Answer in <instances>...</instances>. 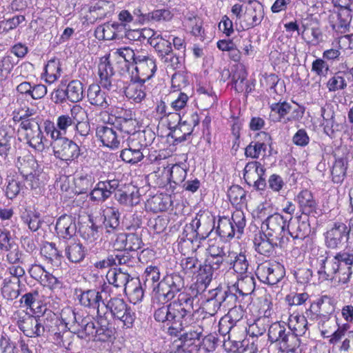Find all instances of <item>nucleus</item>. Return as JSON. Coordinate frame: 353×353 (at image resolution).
I'll return each mask as SVG.
<instances>
[{
	"label": "nucleus",
	"mask_w": 353,
	"mask_h": 353,
	"mask_svg": "<svg viewBox=\"0 0 353 353\" xmlns=\"http://www.w3.org/2000/svg\"><path fill=\"white\" fill-rule=\"evenodd\" d=\"M181 287L179 276H167L154 288L152 302L155 309L154 319L163 323L170 335L177 336L193 322L192 297L180 294L177 301L165 305L174 297Z\"/></svg>",
	"instance_id": "nucleus-1"
},
{
	"label": "nucleus",
	"mask_w": 353,
	"mask_h": 353,
	"mask_svg": "<svg viewBox=\"0 0 353 353\" xmlns=\"http://www.w3.org/2000/svg\"><path fill=\"white\" fill-rule=\"evenodd\" d=\"M352 265L353 254L342 251L332 256L322 257L318 274L322 280L345 284L352 274Z\"/></svg>",
	"instance_id": "nucleus-2"
},
{
	"label": "nucleus",
	"mask_w": 353,
	"mask_h": 353,
	"mask_svg": "<svg viewBox=\"0 0 353 353\" xmlns=\"http://www.w3.org/2000/svg\"><path fill=\"white\" fill-rule=\"evenodd\" d=\"M19 139L26 141L31 148L38 152L46 150V142L40 126L37 123L30 120H23L21 122L17 130Z\"/></svg>",
	"instance_id": "nucleus-3"
},
{
	"label": "nucleus",
	"mask_w": 353,
	"mask_h": 353,
	"mask_svg": "<svg viewBox=\"0 0 353 353\" xmlns=\"http://www.w3.org/2000/svg\"><path fill=\"white\" fill-rule=\"evenodd\" d=\"M288 220L282 214L275 212L269 215L261 223V232L272 239L279 240V243L283 241L286 228H288Z\"/></svg>",
	"instance_id": "nucleus-4"
},
{
	"label": "nucleus",
	"mask_w": 353,
	"mask_h": 353,
	"mask_svg": "<svg viewBox=\"0 0 353 353\" xmlns=\"http://www.w3.org/2000/svg\"><path fill=\"white\" fill-rule=\"evenodd\" d=\"M107 312L109 311L111 316L120 321L126 327H131L136 319L135 312L122 299L112 298L105 303Z\"/></svg>",
	"instance_id": "nucleus-5"
},
{
	"label": "nucleus",
	"mask_w": 353,
	"mask_h": 353,
	"mask_svg": "<svg viewBox=\"0 0 353 353\" xmlns=\"http://www.w3.org/2000/svg\"><path fill=\"white\" fill-rule=\"evenodd\" d=\"M100 115L104 123L113 125L114 128L130 137L137 132L138 122L135 119L134 113L131 110H125L123 115L115 117L114 120L106 112H101Z\"/></svg>",
	"instance_id": "nucleus-6"
},
{
	"label": "nucleus",
	"mask_w": 353,
	"mask_h": 353,
	"mask_svg": "<svg viewBox=\"0 0 353 353\" xmlns=\"http://www.w3.org/2000/svg\"><path fill=\"white\" fill-rule=\"evenodd\" d=\"M77 299L81 305L96 311L98 319H107V308L101 292L96 290H79Z\"/></svg>",
	"instance_id": "nucleus-7"
},
{
	"label": "nucleus",
	"mask_w": 353,
	"mask_h": 353,
	"mask_svg": "<svg viewBox=\"0 0 353 353\" xmlns=\"http://www.w3.org/2000/svg\"><path fill=\"white\" fill-rule=\"evenodd\" d=\"M132 67L136 73L134 74L132 72V77H134V79L144 81L150 79L157 70L156 59L154 57L139 52Z\"/></svg>",
	"instance_id": "nucleus-8"
},
{
	"label": "nucleus",
	"mask_w": 353,
	"mask_h": 353,
	"mask_svg": "<svg viewBox=\"0 0 353 353\" xmlns=\"http://www.w3.org/2000/svg\"><path fill=\"white\" fill-rule=\"evenodd\" d=\"M284 267L279 263L264 262L259 264L256 274L259 281L268 285H275L285 276Z\"/></svg>",
	"instance_id": "nucleus-9"
},
{
	"label": "nucleus",
	"mask_w": 353,
	"mask_h": 353,
	"mask_svg": "<svg viewBox=\"0 0 353 353\" xmlns=\"http://www.w3.org/2000/svg\"><path fill=\"white\" fill-rule=\"evenodd\" d=\"M54 156L62 161H73L80 154L79 145L65 137L51 139Z\"/></svg>",
	"instance_id": "nucleus-10"
},
{
	"label": "nucleus",
	"mask_w": 353,
	"mask_h": 353,
	"mask_svg": "<svg viewBox=\"0 0 353 353\" xmlns=\"http://www.w3.org/2000/svg\"><path fill=\"white\" fill-rule=\"evenodd\" d=\"M74 121L68 114H61L57 117L56 123L50 120H45L43 127L46 134L51 139L64 137L70 128H73Z\"/></svg>",
	"instance_id": "nucleus-11"
},
{
	"label": "nucleus",
	"mask_w": 353,
	"mask_h": 353,
	"mask_svg": "<svg viewBox=\"0 0 353 353\" xmlns=\"http://www.w3.org/2000/svg\"><path fill=\"white\" fill-rule=\"evenodd\" d=\"M348 228L345 223H334L325 233V243L331 249L341 248L349 240Z\"/></svg>",
	"instance_id": "nucleus-12"
},
{
	"label": "nucleus",
	"mask_w": 353,
	"mask_h": 353,
	"mask_svg": "<svg viewBox=\"0 0 353 353\" xmlns=\"http://www.w3.org/2000/svg\"><path fill=\"white\" fill-rule=\"evenodd\" d=\"M17 326L28 337H38L43 335L45 332L41 319L28 315L24 312L19 314Z\"/></svg>",
	"instance_id": "nucleus-13"
},
{
	"label": "nucleus",
	"mask_w": 353,
	"mask_h": 353,
	"mask_svg": "<svg viewBox=\"0 0 353 353\" xmlns=\"http://www.w3.org/2000/svg\"><path fill=\"white\" fill-rule=\"evenodd\" d=\"M268 339L272 343H278L280 350H285L290 347V342L297 341L298 339L286 332L284 323H274L270 325L268 330Z\"/></svg>",
	"instance_id": "nucleus-14"
},
{
	"label": "nucleus",
	"mask_w": 353,
	"mask_h": 353,
	"mask_svg": "<svg viewBox=\"0 0 353 353\" xmlns=\"http://www.w3.org/2000/svg\"><path fill=\"white\" fill-rule=\"evenodd\" d=\"M171 38L170 35L167 34H159L157 36L155 40L151 42L152 46L157 52L159 57H161L164 61H170L172 66L179 63V58L173 55L172 43L170 42Z\"/></svg>",
	"instance_id": "nucleus-15"
},
{
	"label": "nucleus",
	"mask_w": 353,
	"mask_h": 353,
	"mask_svg": "<svg viewBox=\"0 0 353 353\" xmlns=\"http://www.w3.org/2000/svg\"><path fill=\"white\" fill-rule=\"evenodd\" d=\"M113 125L99 124L96 128V136L103 146L112 150L118 149L121 144V137L114 129Z\"/></svg>",
	"instance_id": "nucleus-16"
},
{
	"label": "nucleus",
	"mask_w": 353,
	"mask_h": 353,
	"mask_svg": "<svg viewBox=\"0 0 353 353\" xmlns=\"http://www.w3.org/2000/svg\"><path fill=\"white\" fill-rule=\"evenodd\" d=\"M271 145V137L265 132H259L255 140L245 148V154L252 159H259L260 156H265L268 146Z\"/></svg>",
	"instance_id": "nucleus-17"
},
{
	"label": "nucleus",
	"mask_w": 353,
	"mask_h": 353,
	"mask_svg": "<svg viewBox=\"0 0 353 353\" xmlns=\"http://www.w3.org/2000/svg\"><path fill=\"white\" fill-rule=\"evenodd\" d=\"M134 79V77H131V81L125 87L124 92L128 99L139 103L146 97L148 89L145 85V81Z\"/></svg>",
	"instance_id": "nucleus-18"
},
{
	"label": "nucleus",
	"mask_w": 353,
	"mask_h": 353,
	"mask_svg": "<svg viewBox=\"0 0 353 353\" xmlns=\"http://www.w3.org/2000/svg\"><path fill=\"white\" fill-rule=\"evenodd\" d=\"M110 54H105L99 59L98 64V76L100 85L107 89L110 90L113 85L114 70L110 61Z\"/></svg>",
	"instance_id": "nucleus-19"
},
{
	"label": "nucleus",
	"mask_w": 353,
	"mask_h": 353,
	"mask_svg": "<svg viewBox=\"0 0 353 353\" xmlns=\"http://www.w3.org/2000/svg\"><path fill=\"white\" fill-rule=\"evenodd\" d=\"M351 21V14L347 10H339L329 17V23L332 28L338 33H345L348 30Z\"/></svg>",
	"instance_id": "nucleus-20"
},
{
	"label": "nucleus",
	"mask_w": 353,
	"mask_h": 353,
	"mask_svg": "<svg viewBox=\"0 0 353 353\" xmlns=\"http://www.w3.org/2000/svg\"><path fill=\"white\" fill-rule=\"evenodd\" d=\"M253 242L255 250L265 256H269L273 252L274 245L279 243V240L272 239L261 231L255 234Z\"/></svg>",
	"instance_id": "nucleus-21"
},
{
	"label": "nucleus",
	"mask_w": 353,
	"mask_h": 353,
	"mask_svg": "<svg viewBox=\"0 0 353 353\" xmlns=\"http://www.w3.org/2000/svg\"><path fill=\"white\" fill-rule=\"evenodd\" d=\"M55 229L58 236L65 239H70L77 231L75 221L69 215L61 216L57 221Z\"/></svg>",
	"instance_id": "nucleus-22"
},
{
	"label": "nucleus",
	"mask_w": 353,
	"mask_h": 353,
	"mask_svg": "<svg viewBox=\"0 0 353 353\" xmlns=\"http://www.w3.org/2000/svg\"><path fill=\"white\" fill-rule=\"evenodd\" d=\"M127 145L128 148L121 152L120 157L122 160L131 164L141 161L143 158V154L141 151L142 145L139 143L137 145L130 137L127 139Z\"/></svg>",
	"instance_id": "nucleus-23"
},
{
	"label": "nucleus",
	"mask_w": 353,
	"mask_h": 353,
	"mask_svg": "<svg viewBox=\"0 0 353 353\" xmlns=\"http://www.w3.org/2000/svg\"><path fill=\"white\" fill-rule=\"evenodd\" d=\"M295 201L298 203L299 208L302 214L310 215L315 212L316 202L310 191L307 190L301 191L296 196Z\"/></svg>",
	"instance_id": "nucleus-24"
},
{
	"label": "nucleus",
	"mask_w": 353,
	"mask_h": 353,
	"mask_svg": "<svg viewBox=\"0 0 353 353\" xmlns=\"http://www.w3.org/2000/svg\"><path fill=\"white\" fill-rule=\"evenodd\" d=\"M88 101L93 105L100 106L106 108L110 104V99L106 92L101 89V87L97 84H92L88 90Z\"/></svg>",
	"instance_id": "nucleus-25"
},
{
	"label": "nucleus",
	"mask_w": 353,
	"mask_h": 353,
	"mask_svg": "<svg viewBox=\"0 0 353 353\" xmlns=\"http://www.w3.org/2000/svg\"><path fill=\"white\" fill-rule=\"evenodd\" d=\"M131 279L133 278L123 268L110 269L106 274V279L110 285L117 288H123V290L130 283Z\"/></svg>",
	"instance_id": "nucleus-26"
},
{
	"label": "nucleus",
	"mask_w": 353,
	"mask_h": 353,
	"mask_svg": "<svg viewBox=\"0 0 353 353\" xmlns=\"http://www.w3.org/2000/svg\"><path fill=\"white\" fill-rule=\"evenodd\" d=\"M225 263L232 265L234 271L240 275L246 274L249 267L245 255L234 251L228 252Z\"/></svg>",
	"instance_id": "nucleus-27"
},
{
	"label": "nucleus",
	"mask_w": 353,
	"mask_h": 353,
	"mask_svg": "<svg viewBox=\"0 0 353 353\" xmlns=\"http://www.w3.org/2000/svg\"><path fill=\"white\" fill-rule=\"evenodd\" d=\"M301 34L305 42L312 46L323 41V33L317 24L303 23Z\"/></svg>",
	"instance_id": "nucleus-28"
},
{
	"label": "nucleus",
	"mask_w": 353,
	"mask_h": 353,
	"mask_svg": "<svg viewBox=\"0 0 353 353\" xmlns=\"http://www.w3.org/2000/svg\"><path fill=\"white\" fill-rule=\"evenodd\" d=\"M288 324L295 338L304 335L307 330L306 318L298 312H294L289 316Z\"/></svg>",
	"instance_id": "nucleus-29"
},
{
	"label": "nucleus",
	"mask_w": 353,
	"mask_h": 353,
	"mask_svg": "<svg viewBox=\"0 0 353 353\" xmlns=\"http://www.w3.org/2000/svg\"><path fill=\"white\" fill-rule=\"evenodd\" d=\"M170 198L168 195L155 194L147 200L145 208L148 211L157 213L167 210L170 205Z\"/></svg>",
	"instance_id": "nucleus-30"
},
{
	"label": "nucleus",
	"mask_w": 353,
	"mask_h": 353,
	"mask_svg": "<svg viewBox=\"0 0 353 353\" xmlns=\"http://www.w3.org/2000/svg\"><path fill=\"white\" fill-rule=\"evenodd\" d=\"M255 288V279L251 274H241L240 278L232 286V290L241 296H248L253 292Z\"/></svg>",
	"instance_id": "nucleus-31"
},
{
	"label": "nucleus",
	"mask_w": 353,
	"mask_h": 353,
	"mask_svg": "<svg viewBox=\"0 0 353 353\" xmlns=\"http://www.w3.org/2000/svg\"><path fill=\"white\" fill-rule=\"evenodd\" d=\"M86 254V250L83 245L77 241H71L65 248V255L72 263H79L83 261Z\"/></svg>",
	"instance_id": "nucleus-32"
},
{
	"label": "nucleus",
	"mask_w": 353,
	"mask_h": 353,
	"mask_svg": "<svg viewBox=\"0 0 353 353\" xmlns=\"http://www.w3.org/2000/svg\"><path fill=\"white\" fill-rule=\"evenodd\" d=\"M104 5H105V3L103 1H99L94 5L84 6L81 12L82 14H85L84 17L86 21L94 23L98 19L103 18L105 16V12L103 9Z\"/></svg>",
	"instance_id": "nucleus-33"
},
{
	"label": "nucleus",
	"mask_w": 353,
	"mask_h": 353,
	"mask_svg": "<svg viewBox=\"0 0 353 353\" xmlns=\"http://www.w3.org/2000/svg\"><path fill=\"white\" fill-rule=\"evenodd\" d=\"M122 30V26L117 23H105L99 26L95 30L96 37L99 39L112 40Z\"/></svg>",
	"instance_id": "nucleus-34"
},
{
	"label": "nucleus",
	"mask_w": 353,
	"mask_h": 353,
	"mask_svg": "<svg viewBox=\"0 0 353 353\" xmlns=\"http://www.w3.org/2000/svg\"><path fill=\"white\" fill-rule=\"evenodd\" d=\"M270 119L274 121H283L287 123V115L291 110V105L285 101L274 103L270 105Z\"/></svg>",
	"instance_id": "nucleus-35"
},
{
	"label": "nucleus",
	"mask_w": 353,
	"mask_h": 353,
	"mask_svg": "<svg viewBox=\"0 0 353 353\" xmlns=\"http://www.w3.org/2000/svg\"><path fill=\"white\" fill-rule=\"evenodd\" d=\"M247 22V28H252L259 24L263 18V10L262 6L256 2L254 6L249 8L244 15Z\"/></svg>",
	"instance_id": "nucleus-36"
},
{
	"label": "nucleus",
	"mask_w": 353,
	"mask_h": 353,
	"mask_svg": "<svg viewBox=\"0 0 353 353\" xmlns=\"http://www.w3.org/2000/svg\"><path fill=\"white\" fill-rule=\"evenodd\" d=\"M103 224L108 232L115 230L119 225V210L114 207H105L103 210Z\"/></svg>",
	"instance_id": "nucleus-37"
},
{
	"label": "nucleus",
	"mask_w": 353,
	"mask_h": 353,
	"mask_svg": "<svg viewBox=\"0 0 353 353\" xmlns=\"http://www.w3.org/2000/svg\"><path fill=\"white\" fill-rule=\"evenodd\" d=\"M200 226L201 220L196 215L190 223L185 225L182 234L179 236L180 241H185L188 240L192 243L196 240L199 234L197 230Z\"/></svg>",
	"instance_id": "nucleus-38"
},
{
	"label": "nucleus",
	"mask_w": 353,
	"mask_h": 353,
	"mask_svg": "<svg viewBox=\"0 0 353 353\" xmlns=\"http://www.w3.org/2000/svg\"><path fill=\"white\" fill-rule=\"evenodd\" d=\"M41 254L54 266H59L63 257L53 243H46L41 250Z\"/></svg>",
	"instance_id": "nucleus-39"
},
{
	"label": "nucleus",
	"mask_w": 353,
	"mask_h": 353,
	"mask_svg": "<svg viewBox=\"0 0 353 353\" xmlns=\"http://www.w3.org/2000/svg\"><path fill=\"white\" fill-rule=\"evenodd\" d=\"M124 292L128 296L130 302L134 304L141 301L144 294L141 283L137 279H131L130 283L125 286Z\"/></svg>",
	"instance_id": "nucleus-40"
},
{
	"label": "nucleus",
	"mask_w": 353,
	"mask_h": 353,
	"mask_svg": "<svg viewBox=\"0 0 353 353\" xmlns=\"http://www.w3.org/2000/svg\"><path fill=\"white\" fill-rule=\"evenodd\" d=\"M61 68L58 59L50 60L45 67V81L51 84L61 77Z\"/></svg>",
	"instance_id": "nucleus-41"
},
{
	"label": "nucleus",
	"mask_w": 353,
	"mask_h": 353,
	"mask_svg": "<svg viewBox=\"0 0 353 353\" xmlns=\"http://www.w3.org/2000/svg\"><path fill=\"white\" fill-rule=\"evenodd\" d=\"M115 197L120 204L125 206H134L140 202L139 190L134 188L130 193L119 190Z\"/></svg>",
	"instance_id": "nucleus-42"
},
{
	"label": "nucleus",
	"mask_w": 353,
	"mask_h": 353,
	"mask_svg": "<svg viewBox=\"0 0 353 353\" xmlns=\"http://www.w3.org/2000/svg\"><path fill=\"white\" fill-rule=\"evenodd\" d=\"M67 99L72 103H77L83 98V88L82 83L79 80L70 81L65 89Z\"/></svg>",
	"instance_id": "nucleus-43"
},
{
	"label": "nucleus",
	"mask_w": 353,
	"mask_h": 353,
	"mask_svg": "<svg viewBox=\"0 0 353 353\" xmlns=\"http://www.w3.org/2000/svg\"><path fill=\"white\" fill-rule=\"evenodd\" d=\"M216 231L223 239H231L236 234V230L231 220L227 217L219 218Z\"/></svg>",
	"instance_id": "nucleus-44"
},
{
	"label": "nucleus",
	"mask_w": 353,
	"mask_h": 353,
	"mask_svg": "<svg viewBox=\"0 0 353 353\" xmlns=\"http://www.w3.org/2000/svg\"><path fill=\"white\" fill-rule=\"evenodd\" d=\"M20 281L17 279H5L3 285L1 288V292L4 297L8 299H14L18 297L19 285Z\"/></svg>",
	"instance_id": "nucleus-45"
},
{
	"label": "nucleus",
	"mask_w": 353,
	"mask_h": 353,
	"mask_svg": "<svg viewBox=\"0 0 353 353\" xmlns=\"http://www.w3.org/2000/svg\"><path fill=\"white\" fill-rule=\"evenodd\" d=\"M25 185L22 184L20 176L9 177L8 179V185L6 189V195L10 199L15 198L23 190Z\"/></svg>",
	"instance_id": "nucleus-46"
},
{
	"label": "nucleus",
	"mask_w": 353,
	"mask_h": 353,
	"mask_svg": "<svg viewBox=\"0 0 353 353\" xmlns=\"http://www.w3.org/2000/svg\"><path fill=\"white\" fill-rule=\"evenodd\" d=\"M81 328L79 332V337L93 341V338L96 336L97 327L90 317L82 319Z\"/></svg>",
	"instance_id": "nucleus-47"
},
{
	"label": "nucleus",
	"mask_w": 353,
	"mask_h": 353,
	"mask_svg": "<svg viewBox=\"0 0 353 353\" xmlns=\"http://www.w3.org/2000/svg\"><path fill=\"white\" fill-rule=\"evenodd\" d=\"M247 74L246 70L243 66L239 65L236 68L232 74V80L236 92H241L244 90Z\"/></svg>",
	"instance_id": "nucleus-48"
},
{
	"label": "nucleus",
	"mask_w": 353,
	"mask_h": 353,
	"mask_svg": "<svg viewBox=\"0 0 353 353\" xmlns=\"http://www.w3.org/2000/svg\"><path fill=\"white\" fill-rule=\"evenodd\" d=\"M347 170V162L343 158L335 161L332 170V181L334 183H340L345 178Z\"/></svg>",
	"instance_id": "nucleus-49"
},
{
	"label": "nucleus",
	"mask_w": 353,
	"mask_h": 353,
	"mask_svg": "<svg viewBox=\"0 0 353 353\" xmlns=\"http://www.w3.org/2000/svg\"><path fill=\"white\" fill-rule=\"evenodd\" d=\"M23 222L28 225L31 231H37L41 225L40 215L32 210H26L21 216Z\"/></svg>",
	"instance_id": "nucleus-50"
},
{
	"label": "nucleus",
	"mask_w": 353,
	"mask_h": 353,
	"mask_svg": "<svg viewBox=\"0 0 353 353\" xmlns=\"http://www.w3.org/2000/svg\"><path fill=\"white\" fill-rule=\"evenodd\" d=\"M265 168L261 163L252 161L246 164L244 168V178L245 180H255L256 176L264 175Z\"/></svg>",
	"instance_id": "nucleus-51"
},
{
	"label": "nucleus",
	"mask_w": 353,
	"mask_h": 353,
	"mask_svg": "<svg viewBox=\"0 0 353 353\" xmlns=\"http://www.w3.org/2000/svg\"><path fill=\"white\" fill-rule=\"evenodd\" d=\"M18 163H19L18 169L21 177L37 170L38 163L32 157L19 158Z\"/></svg>",
	"instance_id": "nucleus-52"
},
{
	"label": "nucleus",
	"mask_w": 353,
	"mask_h": 353,
	"mask_svg": "<svg viewBox=\"0 0 353 353\" xmlns=\"http://www.w3.org/2000/svg\"><path fill=\"white\" fill-rule=\"evenodd\" d=\"M170 97L172 98L170 106L174 111H180L187 106L189 97L185 92L173 90Z\"/></svg>",
	"instance_id": "nucleus-53"
},
{
	"label": "nucleus",
	"mask_w": 353,
	"mask_h": 353,
	"mask_svg": "<svg viewBox=\"0 0 353 353\" xmlns=\"http://www.w3.org/2000/svg\"><path fill=\"white\" fill-rule=\"evenodd\" d=\"M38 296V293L34 292L33 293H26L21 297V303L29 307L30 309L36 310L37 313H46L48 310L46 306H41L37 302L36 299Z\"/></svg>",
	"instance_id": "nucleus-54"
},
{
	"label": "nucleus",
	"mask_w": 353,
	"mask_h": 353,
	"mask_svg": "<svg viewBox=\"0 0 353 353\" xmlns=\"http://www.w3.org/2000/svg\"><path fill=\"white\" fill-rule=\"evenodd\" d=\"M214 270L207 262L203 265H199L197 281L201 282L206 288L211 282Z\"/></svg>",
	"instance_id": "nucleus-55"
},
{
	"label": "nucleus",
	"mask_w": 353,
	"mask_h": 353,
	"mask_svg": "<svg viewBox=\"0 0 353 353\" xmlns=\"http://www.w3.org/2000/svg\"><path fill=\"white\" fill-rule=\"evenodd\" d=\"M25 21L26 18L23 15H14L11 18L2 21L0 23V28L2 30V33L6 34L10 31L17 28Z\"/></svg>",
	"instance_id": "nucleus-56"
},
{
	"label": "nucleus",
	"mask_w": 353,
	"mask_h": 353,
	"mask_svg": "<svg viewBox=\"0 0 353 353\" xmlns=\"http://www.w3.org/2000/svg\"><path fill=\"white\" fill-rule=\"evenodd\" d=\"M12 137L4 129H0V161H6L11 148Z\"/></svg>",
	"instance_id": "nucleus-57"
},
{
	"label": "nucleus",
	"mask_w": 353,
	"mask_h": 353,
	"mask_svg": "<svg viewBox=\"0 0 353 353\" xmlns=\"http://www.w3.org/2000/svg\"><path fill=\"white\" fill-rule=\"evenodd\" d=\"M21 100H22V99L19 98L17 101V103L19 104V106L18 108H16L14 110V120H27V118L33 116L35 113V110L33 108H30L26 103H20Z\"/></svg>",
	"instance_id": "nucleus-58"
},
{
	"label": "nucleus",
	"mask_w": 353,
	"mask_h": 353,
	"mask_svg": "<svg viewBox=\"0 0 353 353\" xmlns=\"http://www.w3.org/2000/svg\"><path fill=\"white\" fill-rule=\"evenodd\" d=\"M112 54L116 57H121L124 59L126 63H132L136 60L137 53L129 47L117 48L112 50Z\"/></svg>",
	"instance_id": "nucleus-59"
},
{
	"label": "nucleus",
	"mask_w": 353,
	"mask_h": 353,
	"mask_svg": "<svg viewBox=\"0 0 353 353\" xmlns=\"http://www.w3.org/2000/svg\"><path fill=\"white\" fill-rule=\"evenodd\" d=\"M15 64L16 61L12 55H5L0 60V77L1 78H6L12 70Z\"/></svg>",
	"instance_id": "nucleus-60"
},
{
	"label": "nucleus",
	"mask_w": 353,
	"mask_h": 353,
	"mask_svg": "<svg viewBox=\"0 0 353 353\" xmlns=\"http://www.w3.org/2000/svg\"><path fill=\"white\" fill-rule=\"evenodd\" d=\"M173 16L172 11L168 8L157 9L149 12V21H168L171 20Z\"/></svg>",
	"instance_id": "nucleus-61"
},
{
	"label": "nucleus",
	"mask_w": 353,
	"mask_h": 353,
	"mask_svg": "<svg viewBox=\"0 0 353 353\" xmlns=\"http://www.w3.org/2000/svg\"><path fill=\"white\" fill-rule=\"evenodd\" d=\"M228 196L230 201L234 204L243 203L245 201V192L239 185L232 186L228 192Z\"/></svg>",
	"instance_id": "nucleus-62"
},
{
	"label": "nucleus",
	"mask_w": 353,
	"mask_h": 353,
	"mask_svg": "<svg viewBox=\"0 0 353 353\" xmlns=\"http://www.w3.org/2000/svg\"><path fill=\"white\" fill-rule=\"evenodd\" d=\"M231 221L236 230V234L241 235L243 232L246 223L243 212L239 210H235L232 215Z\"/></svg>",
	"instance_id": "nucleus-63"
},
{
	"label": "nucleus",
	"mask_w": 353,
	"mask_h": 353,
	"mask_svg": "<svg viewBox=\"0 0 353 353\" xmlns=\"http://www.w3.org/2000/svg\"><path fill=\"white\" fill-rule=\"evenodd\" d=\"M328 70L329 65L323 59L319 58L312 62L311 71L317 76L320 77H325Z\"/></svg>",
	"instance_id": "nucleus-64"
}]
</instances>
